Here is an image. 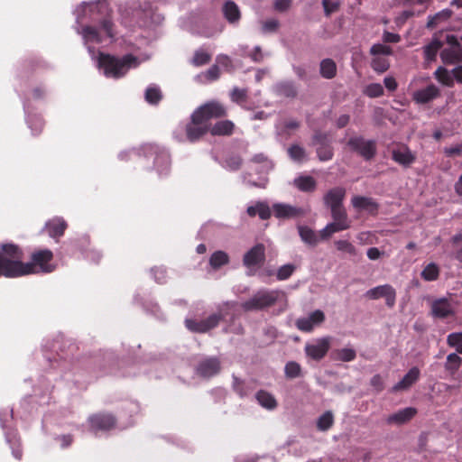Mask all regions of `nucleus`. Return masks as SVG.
<instances>
[{
    "label": "nucleus",
    "mask_w": 462,
    "mask_h": 462,
    "mask_svg": "<svg viewBox=\"0 0 462 462\" xmlns=\"http://www.w3.org/2000/svg\"><path fill=\"white\" fill-rule=\"evenodd\" d=\"M74 29L82 38L88 54L98 71L106 78H116V56L101 51L96 52L94 44L101 47L113 42V22L106 0L82 2L74 11Z\"/></svg>",
    "instance_id": "nucleus-1"
},
{
    "label": "nucleus",
    "mask_w": 462,
    "mask_h": 462,
    "mask_svg": "<svg viewBox=\"0 0 462 462\" xmlns=\"http://www.w3.org/2000/svg\"><path fill=\"white\" fill-rule=\"evenodd\" d=\"M77 346L63 337H58L52 340H46L42 344V352L46 375H41L38 385L34 386L33 394L21 401V408L24 413H32L35 406L48 404L51 401V393L53 388L52 381L62 379L79 385L80 379L75 378L77 373H80V362L73 359Z\"/></svg>",
    "instance_id": "nucleus-2"
},
{
    "label": "nucleus",
    "mask_w": 462,
    "mask_h": 462,
    "mask_svg": "<svg viewBox=\"0 0 462 462\" xmlns=\"http://www.w3.org/2000/svg\"><path fill=\"white\" fill-rule=\"evenodd\" d=\"M226 116V107L218 101L212 100L199 106L193 111L189 122L184 126L185 140L189 143L199 142L209 133L210 120L224 118Z\"/></svg>",
    "instance_id": "nucleus-3"
},
{
    "label": "nucleus",
    "mask_w": 462,
    "mask_h": 462,
    "mask_svg": "<svg viewBox=\"0 0 462 462\" xmlns=\"http://www.w3.org/2000/svg\"><path fill=\"white\" fill-rule=\"evenodd\" d=\"M46 95L47 88L43 86H37L32 88L31 96H24L23 98L25 121L28 127L31 129L32 135H38L41 134L44 125V121L41 115L34 112L35 107L32 103V99L34 101L43 100Z\"/></svg>",
    "instance_id": "nucleus-4"
},
{
    "label": "nucleus",
    "mask_w": 462,
    "mask_h": 462,
    "mask_svg": "<svg viewBox=\"0 0 462 462\" xmlns=\"http://www.w3.org/2000/svg\"><path fill=\"white\" fill-rule=\"evenodd\" d=\"M13 408H3L0 410V427L4 431L5 442L9 445L12 455L15 459H22L23 449L21 438L17 430L13 426Z\"/></svg>",
    "instance_id": "nucleus-5"
},
{
    "label": "nucleus",
    "mask_w": 462,
    "mask_h": 462,
    "mask_svg": "<svg viewBox=\"0 0 462 462\" xmlns=\"http://www.w3.org/2000/svg\"><path fill=\"white\" fill-rule=\"evenodd\" d=\"M279 298L278 291L261 290L252 298L242 303L245 311L261 310L273 306Z\"/></svg>",
    "instance_id": "nucleus-6"
},
{
    "label": "nucleus",
    "mask_w": 462,
    "mask_h": 462,
    "mask_svg": "<svg viewBox=\"0 0 462 462\" xmlns=\"http://www.w3.org/2000/svg\"><path fill=\"white\" fill-rule=\"evenodd\" d=\"M346 145L353 152H356L366 162L373 160L377 153L376 142L374 140H366L360 135L350 137Z\"/></svg>",
    "instance_id": "nucleus-7"
},
{
    "label": "nucleus",
    "mask_w": 462,
    "mask_h": 462,
    "mask_svg": "<svg viewBox=\"0 0 462 462\" xmlns=\"http://www.w3.org/2000/svg\"><path fill=\"white\" fill-rule=\"evenodd\" d=\"M87 422L89 431L97 436L110 430L116 423V418L109 412H97L89 415Z\"/></svg>",
    "instance_id": "nucleus-8"
},
{
    "label": "nucleus",
    "mask_w": 462,
    "mask_h": 462,
    "mask_svg": "<svg viewBox=\"0 0 462 462\" xmlns=\"http://www.w3.org/2000/svg\"><path fill=\"white\" fill-rule=\"evenodd\" d=\"M53 257V254L49 249H42L34 252L32 254V261L24 264H32L31 271L28 274L36 273H49L54 270V265L50 263Z\"/></svg>",
    "instance_id": "nucleus-9"
},
{
    "label": "nucleus",
    "mask_w": 462,
    "mask_h": 462,
    "mask_svg": "<svg viewBox=\"0 0 462 462\" xmlns=\"http://www.w3.org/2000/svg\"><path fill=\"white\" fill-rule=\"evenodd\" d=\"M311 144L317 146V155L319 161H330L334 156V150L328 133L316 131L312 136Z\"/></svg>",
    "instance_id": "nucleus-10"
},
{
    "label": "nucleus",
    "mask_w": 462,
    "mask_h": 462,
    "mask_svg": "<svg viewBox=\"0 0 462 462\" xmlns=\"http://www.w3.org/2000/svg\"><path fill=\"white\" fill-rule=\"evenodd\" d=\"M223 316L220 313H214L205 319L196 320L187 319L185 320L186 328L194 333H206L210 329L216 328L222 320Z\"/></svg>",
    "instance_id": "nucleus-11"
},
{
    "label": "nucleus",
    "mask_w": 462,
    "mask_h": 462,
    "mask_svg": "<svg viewBox=\"0 0 462 462\" xmlns=\"http://www.w3.org/2000/svg\"><path fill=\"white\" fill-rule=\"evenodd\" d=\"M265 262V246L263 244H256L243 257V264L254 273Z\"/></svg>",
    "instance_id": "nucleus-12"
},
{
    "label": "nucleus",
    "mask_w": 462,
    "mask_h": 462,
    "mask_svg": "<svg viewBox=\"0 0 462 462\" xmlns=\"http://www.w3.org/2000/svg\"><path fill=\"white\" fill-rule=\"evenodd\" d=\"M0 257L9 262H16L22 265L21 276L27 275L31 271L32 264H24V263L21 261L23 258V252L20 247L14 244H3Z\"/></svg>",
    "instance_id": "nucleus-13"
},
{
    "label": "nucleus",
    "mask_w": 462,
    "mask_h": 462,
    "mask_svg": "<svg viewBox=\"0 0 462 462\" xmlns=\"http://www.w3.org/2000/svg\"><path fill=\"white\" fill-rule=\"evenodd\" d=\"M448 42L451 45L441 51L440 58L443 63L451 65L462 62V47L453 35L448 36Z\"/></svg>",
    "instance_id": "nucleus-14"
},
{
    "label": "nucleus",
    "mask_w": 462,
    "mask_h": 462,
    "mask_svg": "<svg viewBox=\"0 0 462 462\" xmlns=\"http://www.w3.org/2000/svg\"><path fill=\"white\" fill-rule=\"evenodd\" d=\"M365 297L370 300L384 298L386 305L389 308H393L396 300V291L392 285L383 284L368 290L365 292Z\"/></svg>",
    "instance_id": "nucleus-15"
},
{
    "label": "nucleus",
    "mask_w": 462,
    "mask_h": 462,
    "mask_svg": "<svg viewBox=\"0 0 462 462\" xmlns=\"http://www.w3.org/2000/svg\"><path fill=\"white\" fill-rule=\"evenodd\" d=\"M221 370V362L217 356L206 357L196 366V374L203 378H211Z\"/></svg>",
    "instance_id": "nucleus-16"
},
{
    "label": "nucleus",
    "mask_w": 462,
    "mask_h": 462,
    "mask_svg": "<svg viewBox=\"0 0 462 462\" xmlns=\"http://www.w3.org/2000/svg\"><path fill=\"white\" fill-rule=\"evenodd\" d=\"M325 321V314L322 310H317L311 312L307 318H300L296 320V327L302 332H311L317 326Z\"/></svg>",
    "instance_id": "nucleus-17"
},
{
    "label": "nucleus",
    "mask_w": 462,
    "mask_h": 462,
    "mask_svg": "<svg viewBox=\"0 0 462 462\" xmlns=\"http://www.w3.org/2000/svg\"><path fill=\"white\" fill-rule=\"evenodd\" d=\"M330 347V337H322L318 339L313 344H307L305 346V353L306 355L312 358L313 360H320L322 359L327 353L328 352Z\"/></svg>",
    "instance_id": "nucleus-18"
},
{
    "label": "nucleus",
    "mask_w": 462,
    "mask_h": 462,
    "mask_svg": "<svg viewBox=\"0 0 462 462\" xmlns=\"http://www.w3.org/2000/svg\"><path fill=\"white\" fill-rule=\"evenodd\" d=\"M68 226L67 222L61 217H55L46 221L44 229L48 236L58 241L63 235Z\"/></svg>",
    "instance_id": "nucleus-19"
},
{
    "label": "nucleus",
    "mask_w": 462,
    "mask_h": 462,
    "mask_svg": "<svg viewBox=\"0 0 462 462\" xmlns=\"http://www.w3.org/2000/svg\"><path fill=\"white\" fill-rule=\"evenodd\" d=\"M392 159L404 168H409L416 161V155L407 145H402L392 151Z\"/></svg>",
    "instance_id": "nucleus-20"
},
{
    "label": "nucleus",
    "mask_w": 462,
    "mask_h": 462,
    "mask_svg": "<svg viewBox=\"0 0 462 462\" xmlns=\"http://www.w3.org/2000/svg\"><path fill=\"white\" fill-rule=\"evenodd\" d=\"M440 96V90L433 84L428 85L426 88L419 89L412 94V99L417 104H427Z\"/></svg>",
    "instance_id": "nucleus-21"
},
{
    "label": "nucleus",
    "mask_w": 462,
    "mask_h": 462,
    "mask_svg": "<svg viewBox=\"0 0 462 462\" xmlns=\"http://www.w3.org/2000/svg\"><path fill=\"white\" fill-rule=\"evenodd\" d=\"M111 358H105L103 360L95 359L91 362L92 367L88 371L89 378H84V383H90L92 378H98L108 374L110 371Z\"/></svg>",
    "instance_id": "nucleus-22"
},
{
    "label": "nucleus",
    "mask_w": 462,
    "mask_h": 462,
    "mask_svg": "<svg viewBox=\"0 0 462 462\" xmlns=\"http://www.w3.org/2000/svg\"><path fill=\"white\" fill-rule=\"evenodd\" d=\"M431 314L435 318L446 319L454 315V310L448 299L441 298L432 302Z\"/></svg>",
    "instance_id": "nucleus-23"
},
{
    "label": "nucleus",
    "mask_w": 462,
    "mask_h": 462,
    "mask_svg": "<svg viewBox=\"0 0 462 462\" xmlns=\"http://www.w3.org/2000/svg\"><path fill=\"white\" fill-rule=\"evenodd\" d=\"M223 16L230 24H237L242 17L239 6L232 0L226 1L221 8Z\"/></svg>",
    "instance_id": "nucleus-24"
},
{
    "label": "nucleus",
    "mask_w": 462,
    "mask_h": 462,
    "mask_svg": "<svg viewBox=\"0 0 462 462\" xmlns=\"http://www.w3.org/2000/svg\"><path fill=\"white\" fill-rule=\"evenodd\" d=\"M417 414V409L407 407L391 414L386 419L388 424L402 425L410 421Z\"/></svg>",
    "instance_id": "nucleus-25"
},
{
    "label": "nucleus",
    "mask_w": 462,
    "mask_h": 462,
    "mask_svg": "<svg viewBox=\"0 0 462 462\" xmlns=\"http://www.w3.org/2000/svg\"><path fill=\"white\" fill-rule=\"evenodd\" d=\"M352 205L355 208L359 210H366L371 215H376L379 205L372 198L355 196L352 198Z\"/></svg>",
    "instance_id": "nucleus-26"
},
{
    "label": "nucleus",
    "mask_w": 462,
    "mask_h": 462,
    "mask_svg": "<svg viewBox=\"0 0 462 462\" xmlns=\"http://www.w3.org/2000/svg\"><path fill=\"white\" fill-rule=\"evenodd\" d=\"M236 125L230 120L217 121L214 125L210 124L209 133L213 136H230L235 131Z\"/></svg>",
    "instance_id": "nucleus-27"
},
{
    "label": "nucleus",
    "mask_w": 462,
    "mask_h": 462,
    "mask_svg": "<svg viewBox=\"0 0 462 462\" xmlns=\"http://www.w3.org/2000/svg\"><path fill=\"white\" fill-rule=\"evenodd\" d=\"M346 196V190L343 188L337 187L331 189L324 197L325 204L330 208L343 206L342 202Z\"/></svg>",
    "instance_id": "nucleus-28"
},
{
    "label": "nucleus",
    "mask_w": 462,
    "mask_h": 462,
    "mask_svg": "<svg viewBox=\"0 0 462 462\" xmlns=\"http://www.w3.org/2000/svg\"><path fill=\"white\" fill-rule=\"evenodd\" d=\"M420 377V370L418 367L411 368L408 373L402 377V379L398 382L393 387V392H399L402 390H406L410 388L413 383H415Z\"/></svg>",
    "instance_id": "nucleus-29"
},
{
    "label": "nucleus",
    "mask_w": 462,
    "mask_h": 462,
    "mask_svg": "<svg viewBox=\"0 0 462 462\" xmlns=\"http://www.w3.org/2000/svg\"><path fill=\"white\" fill-rule=\"evenodd\" d=\"M139 60L133 54H126L121 59L117 58V79L125 75L131 68H136L139 65Z\"/></svg>",
    "instance_id": "nucleus-30"
},
{
    "label": "nucleus",
    "mask_w": 462,
    "mask_h": 462,
    "mask_svg": "<svg viewBox=\"0 0 462 462\" xmlns=\"http://www.w3.org/2000/svg\"><path fill=\"white\" fill-rule=\"evenodd\" d=\"M22 265L16 262H9L0 257V276L14 278L21 276Z\"/></svg>",
    "instance_id": "nucleus-31"
},
{
    "label": "nucleus",
    "mask_w": 462,
    "mask_h": 462,
    "mask_svg": "<svg viewBox=\"0 0 462 462\" xmlns=\"http://www.w3.org/2000/svg\"><path fill=\"white\" fill-rule=\"evenodd\" d=\"M273 209L274 216L278 218L295 217L302 214L300 208L286 204H274Z\"/></svg>",
    "instance_id": "nucleus-32"
},
{
    "label": "nucleus",
    "mask_w": 462,
    "mask_h": 462,
    "mask_svg": "<svg viewBox=\"0 0 462 462\" xmlns=\"http://www.w3.org/2000/svg\"><path fill=\"white\" fill-rule=\"evenodd\" d=\"M246 212L251 217L256 215L263 220H267L271 217L272 212L269 206L264 202H257L254 206L247 208Z\"/></svg>",
    "instance_id": "nucleus-33"
},
{
    "label": "nucleus",
    "mask_w": 462,
    "mask_h": 462,
    "mask_svg": "<svg viewBox=\"0 0 462 462\" xmlns=\"http://www.w3.org/2000/svg\"><path fill=\"white\" fill-rule=\"evenodd\" d=\"M344 222L333 221L328 224L323 229L320 230L319 236L321 239H328L334 233L346 230L350 227V224H343Z\"/></svg>",
    "instance_id": "nucleus-34"
},
{
    "label": "nucleus",
    "mask_w": 462,
    "mask_h": 462,
    "mask_svg": "<svg viewBox=\"0 0 462 462\" xmlns=\"http://www.w3.org/2000/svg\"><path fill=\"white\" fill-rule=\"evenodd\" d=\"M319 73L324 79H334L337 75L336 62L332 59H324L320 62Z\"/></svg>",
    "instance_id": "nucleus-35"
},
{
    "label": "nucleus",
    "mask_w": 462,
    "mask_h": 462,
    "mask_svg": "<svg viewBox=\"0 0 462 462\" xmlns=\"http://www.w3.org/2000/svg\"><path fill=\"white\" fill-rule=\"evenodd\" d=\"M256 400L261 406L268 410H273L277 407V402L273 394L264 390L256 393Z\"/></svg>",
    "instance_id": "nucleus-36"
},
{
    "label": "nucleus",
    "mask_w": 462,
    "mask_h": 462,
    "mask_svg": "<svg viewBox=\"0 0 462 462\" xmlns=\"http://www.w3.org/2000/svg\"><path fill=\"white\" fill-rule=\"evenodd\" d=\"M294 185L303 192H311L316 189V180L311 176H300L294 180Z\"/></svg>",
    "instance_id": "nucleus-37"
},
{
    "label": "nucleus",
    "mask_w": 462,
    "mask_h": 462,
    "mask_svg": "<svg viewBox=\"0 0 462 462\" xmlns=\"http://www.w3.org/2000/svg\"><path fill=\"white\" fill-rule=\"evenodd\" d=\"M461 365L462 358L457 353H451L448 355L444 367L450 375H454L459 370Z\"/></svg>",
    "instance_id": "nucleus-38"
},
{
    "label": "nucleus",
    "mask_w": 462,
    "mask_h": 462,
    "mask_svg": "<svg viewBox=\"0 0 462 462\" xmlns=\"http://www.w3.org/2000/svg\"><path fill=\"white\" fill-rule=\"evenodd\" d=\"M299 235L301 238V240L310 245H316L319 242V238L317 234L309 226H300L298 227Z\"/></svg>",
    "instance_id": "nucleus-39"
},
{
    "label": "nucleus",
    "mask_w": 462,
    "mask_h": 462,
    "mask_svg": "<svg viewBox=\"0 0 462 462\" xmlns=\"http://www.w3.org/2000/svg\"><path fill=\"white\" fill-rule=\"evenodd\" d=\"M439 267L435 263H428L422 270L420 276L426 282H433L439 277Z\"/></svg>",
    "instance_id": "nucleus-40"
},
{
    "label": "nucleus",
    "mask_w": 462,
    "mask_h": 462,
    "mask_svg": "<svg viewBox=\"0 0 462 462\" xmlns=\"http://www.w3.org/2000/svg\"><path fill=\"white\" fill-rule=\"evenodd\" d=\"M228 262L229 256L224 251H216L209 258V264L213 269H218Z\"/></svg>",
    "instance_id": "nucleus-41"
},
{
    "label": "nucleus",
    "mask_w": 462,
    "mask_h": 462,
    "mask_svg": "<svg viewBox=\"0 0 462 462\" xmlns=\"http://www.w3.org/2000/svg\"><path fill=\"white\" fill-rule=\"evenodd\" d=\"M334 424V416L330 411L324 412L317 421V428L319 430L326 431L329 430Z\"/></svg>",
    "instance_id": "nucleus-42"
},
{
    "label": "nucleus",
    "mask_w": 462,
    "mask_h": 462,
    "mask_svg": "<svg viewBox=\"0 0 462 462\" xmlns=\"http://www.w3.org/2000/svg\"><path fill=\"white\" fill-rule=\"evenodd\" d=\"M277 90L280 95L286 97H295L298 94V90L293 82L285 81L282 82L277 86Z\"/></svg>",
    "instance_id": "nucleus-43"
},
{
    "label": "nucleus",
    "mask_w": 462,
    "mask_h": 462,
    "mask_svg": "<svg viewBox=\"0 0 462 462\" xmlns=\"http://www.w3.org/2000/svg\"><path fill=\"white\" fill-rule=\"evenodd\" d=\"M442 47V42L439 40H433L430 44L424 47V56L427 60H434L438 51Z\"/></svg>",
    "instance_id": "nucleus-44"
},
{
    "label": "nucleus",
    "mask_w": 462,
    "mask_h": 462,
    "mask_svg": "<svg viewBox=\"0 0 462 462\" xmlns=\"http://www.w3.org/2000/svg\"><path fill=\"white\" fill-rule=\"evenodd\" d=\"M356 356V353L352 348H342L333 352V358L337 361L350 362Z\"/></svg>",
    "instance_id": "nucleus-45"
},
{
    "label": "nucleus",
    "mask_w": 462,
    "mask_h": 462,
    "mask_svg": "<svg viewBox=\"0 0 462 462\" xmlns=\"http://www.w3.org/2000/svg\"><path fill=\"white\" fill-rule=\"evenodd\" d=\"M210 60L211 55L208 52L203 50H197L194 52L193 58L191 60V64L195 67H200L209 63Z\"/></svg>",
    "instance_id": "nucleus-46"
},
{
    "label": "nucleus",
    "mask_w": 462,
    "mask_h": 462,
    "mask_svg": "<svg viewBox=\"0 0 462 462\" xmlns=\"http://www.w3.org/2000/svg\"><path fill=\"white\" fill-rule=\"evenodd\" d=\"M447 344L455 348L457 354L462 355V332L450 333L447 337Z\"/></svg>",
    "instance_id": "nucleus-47"
},
{
    "label": "nucleus",
    "mask_w": 462,
    "mask_h": 462,
    "mask_svg": "<svg viewBox=\"0 0 462 462\" xmlns=\"http://www.w3.org/2000/svg\"><path fill=\"white\" fill-rule=\"evenodd\" d=\"M436 79L445 86L452 87L454 83V78L449 74L448 69L445 68L439 67L435 71Z\"/></svg>",
    "instance_id": "nucleus-48"
},
{
    "label": "nucleus",
    "mask_w": 462,
    "mask_h": 462,
    "mask_svg": "<svg viewBox=\"0 0 462 462\" xmlns=\"http://www.w3.org/2000/svg\"><path fill=\"white\" fill-rule=\"evenodd\" d=\"M162 92L159 88L149 87L145 91V100L152 105L158 104L162 99Z\"/></svg>",
    "instance_id": "nucleus-49"
},
{
    "label": "nucleus",
    "mask_w": 462,
    "mask_h": 462,
    "mask_svg": "<svg viewBox=\"0 0 462 462\" xmlns=\"http://www.w3.org/2000/svg\"><path fill=\"white\" fill-rule=\"evenodd\" d=\"M284 373L286 377L294 379L300 376L301 367L297 362L291 361L285 365Z\"/></svg>",
    "instance_id": "nucleus-50"
},
{
    "label": "nucleus",
    "mask_w": 462,
    "mask_h": 462,
    "mask_svg": "<svg viewBox=\"0 0 462 462\" xmlns=\"http://www.w3.org/2000/svg\"><path fill=\"white\" fill-rule=\"evenodd\" d=\"M248 91L245 88H234L230 93V98L233 102L242 105L246 102Z\"/></svg>",
    "instance_id": "nucleus-51"
},
{
    "label": "nucleus",
    "mask_w": 462,
    "mask_h": 462,
    "mask_svg": "<svg viewBox=\"0 0 462 462\" xmlns=\"http://www.w3.org/2000/svg\"><path fill=\"white\" fill-rule=\"evenodd\" d=\"M296 270V266L291 263L284 264L281 266L276 273L277 280L279 281H284L289 279L294 271Z\"/></svg>",
    "instance_id": "nucleus-52"
},
{
    "label": "nucleus",
    "mask_w": 462,
    "mask_h": 462,
    "mask_svg": "<svg viewBox=\"0 0 462 462\" xmlns=\"http://www.w3.org/2000/svg\"><path fill=\"white\" fill-rule=\"evenodd\" d=\"M389 66L388 60L383 57H374L371 62L373 69L380 73L386 71Z\"/></svg>",
    "instance_id": "nucleus-53"
},
{
    "label": "nucleus",
    "mask_w": 462,
    "mask_h": 462,
    "mask_svg": "<svg viewBox=\"0 0 462 462\" xmlns=\"http://www.w3.org/2000/svg\"><path fill=\"white\" fill-rule=\"evenodd\" d=\"M364 93L369 97H379L383 94V88L379 83H371L366 86Z\"/></svg>",
    "instance_id": "nucleus-54"
},
{
    "label": "nucleus",
    "mask_w": 462,
    "mask_h": 462,
    "mask_svg": "<svg viewBox=\"0 0 462 462\" xmlns=\"http://www.w3.org/2000/svg\"><path fill=\"white\" fill-rule=\"evenodd\" d=\"M333 220L344 222L343 224H350L347 218V214L343 206L330 208Z\"/></svg>",
    "instance_id": "nucleus-55"
},
{
    "label": "nucleus",
    "mask_w": 462,
    "mask_h": 462,
    "mask_svg": "<svg viewBox=\"0 0 462 462\" xmlns=\"http://www.w3.org/2000/svg\"><path fill=\"white\" fill-rule=\"evenodd\" d=\"M263 33L275 32L280 27V22L275 18L267 19L261 23Z\"/></svg>",
    "instance_id": "nucleus-56"
},
{
    "label": "nucleus",
    "mask_w": 462,
    "mask_h": 462,
    "mask_svg": "<svg viewBox=\"0 0 462 462\" xmlns=\"http://www.w3.org/2000/svg\"><path fill=\"white\" fill-rule=\"evenodd\" d=\"M288 153L292 160L297 162H301L306 155L305 150L298 144H292L288 149Z\"/></svg>",
    "instance_id": "nucleus-57"
},
{
    "label": "nucleus",
    "mask_w": 462,
    "mask_h": 462,
    "mask_svg": "<svg viewBox=\"0 0 462 462\" xmlns=\"http://www.w3.org/2000/svg\"><path fill=\"white\" fill-rule=\"evenodd\" d=\"M370 53L375 57H380V55H391L393 50L388 45L376 43L371 47Z\"/></svg>",
    "instance_id": "nucleus-58"
},
{
    "label": "nucleus",
    "mask_w": 462,
    "mask_h": 462,
    "mask_svg": "<svg viewBox=\"0 0 462 462\" xmlns=\"http://www.w3.org/2000/svg\"><path fill=\"white\" fill-rule=\"evenodd\" d=\"M53 439L59 443L61 449L69 448L74 441V437L71 434L56 435Z\"/></svg>",
    "instance_id": "nucleus-59"
},
{
    "label": "nucleus",
    "mask_w": 462,
    "mask_h": 462,
    "mask_svg": "<svg viewBox=\"0 0 462 462\" xmlns=\"http://www.w3.org/2000/svg\"><path fill=\"white\" fill-rule=\"evenodd\" d=\"M336 247L338 251L347 253L350 255L356 254V247L346 240H338L335 242Z\"/></svg>",
    "instance_id": "nucleus-60"
},
{
    "label": "nucleus",
    "mask_w": 462,
    "mask_h": 462,
    "mask_svg": "<svg viewBox=\"0 0 462 462\" xmlns=\"http://www.w3.org/2000/svg\"><path fill=\"white\" fill-rule=\"evenodd\" d=\"M83 256L90 263H98L102 258V253L97 249L90 248L83 252Z\"/></svg>",
    "instance_id": "nucleus-61"
},
{
    "label": "nucleus",
    "mask_w": 462,
    "mask_h": 462,
    "mask_svg": "<svg viewBox=\"0 0 462 462\" xmlns=\"http://www.w3.org/2000/svg\"><path fill=\"white\" fill-rule=\"evenodd\" d=\"M205 79L209 81H216L220 77V69L218 65L214 64L212 65L205 73H204Z\"/></svg>",
    "instance_id": "nucleus-62"
},
{
    "label": "nucleus",
    "mask_w": 462,
    "mask_h": 462,
    "mask_svg": "<svg viewBox=\"0 0 462 462\" xmlns=\"http://www.w3.org/2000/svg\"><path fill=\"white\" fill-rule=\"evenodd\" d=\"M322 5L324 7L325 14L327 16H329L332 13L337 12L339 8L338 3L330 0H323Z\"/></svg>",
    "instance_id": "nucleus-63"
},
{
    "label": "nucleus",
    "mask_w": 462,
    "mask_h": 462,
    "mask_svg": "<svg viewBox=\"0 0 462 462\" xmlns=\"http://www.w3.org/2000/svg\"><path fill=\"white\" fill-rule=\"evenodd\" d=\"M444 153L448 157H454V156H461L462 155V143L452 146V147H446L444 149Z\"/></svg>",
    "instance_id": "nucleus-64"
}]
</instances>
